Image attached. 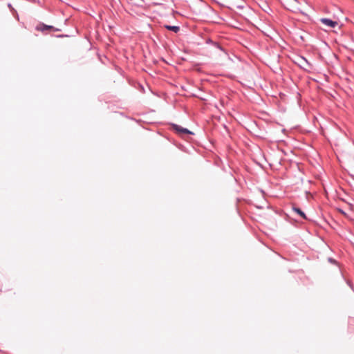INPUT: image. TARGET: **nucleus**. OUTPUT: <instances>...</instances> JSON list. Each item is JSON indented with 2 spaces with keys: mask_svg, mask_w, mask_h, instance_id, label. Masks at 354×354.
Masks as SVG:
<instances>
[{
  "mask_svg": "<svg viewBox=\"0 0 354 354\" xmlns=\"http://www.w3.org/2000/svg\"><path fill=\"white\" fill-rule=\"evenodd\" d=\"M35 29L38 31H41L42 32H46V30H53L55 32H57V31H60V30L59 28H55L54 26H48V25H46L43 23H41L39 24H38Z\"/></svg>",
  "mask_w": 354,
  "mask_h": 354,
  "instance_id": "obj_1",
  "label": "nucleus"
},
{
  "mask_svg": "<svg viewBox=\"0 0 354 354\" xmlns=\"http://www.w3.org/2000/svg\"><path fill=\"white\" fill-rule=\"evenodd\" d=\"M172 128L176 132H177L179 134H180V133L193 134V133L192 131H190L189 129H187L186 128H183L181 126H179L176 124H172Z\"/></svg>",
  "mask_w": 354,
  "mask_h": 354,
  "instance_id": "obj_2",
  "label": "nucleus"
},
{
  "mask_svg": "<svg viewBox=\"0 0 354 354\" xmlns=\"http://www.w3.org/2000/svg\"><path fill=\"white\" fill-rule=\"evenodd\" d=\"M320 21L325 26L330 28H335L337 25V22L328 18H322Z\"/></svg>",
  "mask_w": 354,
  "mask_h": 354,
  "instance_id": "obj_3",
  "label": "nucleus"
},
{
  "mask_svg": "<svg viewBox=\"0 0 354 354\" xmlns=\"http://www.w3.org/2000/svg\"><path fill=\"white\" fill-rule=\"evenodd\" d=\"M165 27L166 29L173 31L174 32H178L180 30V27L178 26L165 25Z\"/></svg>",
  "mask_w": 354,
  "mask_h": 354,
  "instance_id": "obj_4",
  "label": "nucleus"
},
{
  "mask_svg": "<svg viewBox=\"0 0 354 354\" xmlns=\"http://www.w3.org/2000/svg\"><path fill=\"white\" fill-rule=\"evenodd\" d=\"M292 210L297 213L300 216H301L303 218L306 219V216L305 213L299 208L294 207L292 208Z\"/></svg>",
  "mask_w": 354,
  "mask_h": 354,
  "instance_id": "obj_5",
  "label": "nucleus"
},
{
  "mask_svg": "<svg viewBox=\"0 0 354 354\" xmlns=\"http://www.w3.org/2000/svg\"><path fill=\"white\" fill-rule=\"evenodd\" d=\"M212 45L216 47V48L221 50V51L224 52L225 53H227L225 50L218 43V42H212Z\"/></svg>",
  "mask_w": 354,
  "mask_h": 354,
  "instance_id": "obj_6",
  "label": "nucleus"
},
{
  "mask_svg": "<svg viewBox=\"0 0 354 354\" xmlns=\"http://www.w3.org/2000/svg\"><path fill=\"white\" fill-rule=\"evenodd\" d=\"M328 261L333 264L337 265V261L333 258H328Z\"/></svg>",
  "mask_w": 354,
  "mask_h": 354,
  "instance_id": "obj_7",
  "label": "nucleus"
},
{
  "mask_svg": "<svg viewBox=\"0 0 354 354\" xmlns=\"http://www.w3.org/2000/svg\"><path fill=\"white\" fill-rule=\"evenodd\" d=\"M212 42H214V41H212L211 39H208V40L207 41V44H212Z\"/></svg>",
  "mask_w": 354,
  "mask_h": 354,
  "instance_id": "obj_8",
  "label": "nucleus"
},
{
  "mask_svg": "<svg viewBox=\"0 0 354 354\" xmlns=\"http://www.w3.org/2000/svg\"><path fill=\"white\" fill-rule=\"evenodd\" d=\"M8 6L10 9H12V10L13 9L10 3H8Z\"/></svg>",
  "mask_w": 354,
  "mask_h": 354,
  "instance_id": "obj_9",
  "label": "nucleus"
}]
</instances>
